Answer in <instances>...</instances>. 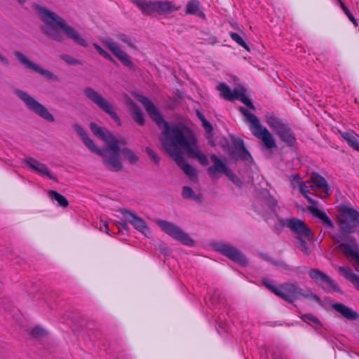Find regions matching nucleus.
<instances>
[{"mask_svg": "<svg viewBox=\"0 0 359 359\" xmlns=\"http://www.w3.org/2000/svg\"><path fill=\"white\" fill-rule=\"evenodd\" d=\"M136 97L152 120L163 129L160 140L165 150L191 180L196 181L197 171L186 162L181 153L183 151L189 158L197 159L203 165H208V158L199 149L194 135L185 128L165 121L157 107L145 96L137 95Z\"/></svg>", "mask_w": 359, "mask_h": 359, "instance_id": "nucleus-1", "label": "nucleus"}, {"mask_svg": "<svg viewBox=\"0 0 359 359\" xmlns=\"http://www.w3.org/2000/svg\"><path fill=\"white\" fill-rule=\"evenodd\" d=\"M300 176L298 174L290 177V183L292 189L298 188L299 192L308 200L312 205L308 208V210L312 214L320 219L323 222L330 228H333L334 224L327 215L322 210L316 208L317 202L314 201L310 195L314 194L323 198L330 195L328 184L324 177L318 174H313L310 180L306 182L300 181Z\"/></svg>", "mask_w": 359, "mask_h": 359, "instance_id": "nucleus-2", "label": "nucleus"}, {"mask_svg": "<svg viewBox=\"0 0 359 359\" xmlns=\"http://www.w3.org/2000/svg\"><path fill=\"white\" fill-rule=\"evenodd\" d=\"M34 8L41 20L43 22L41 29L44 34L57 41H62L63 37L59 32L60 29L77 44L83 47L88 46L86 41L81 36L74 27L69 25L62 18L45 7L36 5Z\"/></svg>", "mask_w": 359, "mask_h": 359, "instance_id": "nucleus-3", "label": "nucleus"}, {"mask_svg": "<svg viewBox=\"0 0 359 359\" xmlns=\"http://www.w3.org/2000/svg\"><path fill=\"white\" fill-rule=\"evenodd\" d=\"M239 111L243 116L245 121L248 124L252 134L259 139L266 149L276 148L277 145L273 135L266 127L262 126L259 119L244 107H240Z\"/></svg>", "mask_w": 359, "mask_h": 359, "instance_id": "nucleus-4", "label": "nucleus"}, {"mask_svg": "<svg viewBox=\"0 0 359 359\" xmlns=\"http://www.w3.org/2000/svg\"><path fill=\"white\" fill-rule=\"evenodd\" d=\"M263 283L273 293L289 303H293L303 296V290L294 283H285L276 286L270 280H264Z\"/></svg>", "mask_w": 359, "mask_h": 359, "instance_id": "nucleus-5", "label": "nucleus"}, {"mask_svg": "<svg viewBox=\"0 0 359 359\" xmlns=\"http://www.w3.org/2000/svg\"><path fill=\"white\" fill-rule=\"evenodd\" d=\"M114 144L116 146L115 149L109 147L106 149H100L96 147L95 149H93L92 152L102 156L104 159V164L111 170L117 172L121 170L123 168L122 163L119 158V153L121 151L120 145L125 144V142L116 140L114 141Z\"/></svg>", "mask_w": 359, "mask_h": 359, "instance_id": "nucleus-6", "label": "nucleus"}, {"mask_svg": "<svg viewBox=\"0 0 359 359\" xmlns=\"http://www.w3.org/2000/svg\"><path fill=\"white\" fill-rule=\"evenodd\" d=\"M340 229L346 233H353L359 227V212L346 205L340 208L338 214Z\"/></svg>", "mask_w": 359, "mask_h": 359, "instance_id": "nucleus-7", "label": "nucleus"}, {"mask_svg": "<svg viewBox=\"0 0 359 359\" xmlns=\"http://www.w3.org/2000/svg\"><path fill=\"white\" fill-rule=\"evenodd\" d=\"M265 121L267 125L274 130L279 138L288 146H293L296 143V137L293 132L279 118L273 116H266Z\"/></svg>", "mask_w": 359, "mask_h": 359, "instance_id": "nucleus-8", "label": "nucleus"}, {"mask_svg": "<svg viewBox=\"0 0 359 359\" xmlns=\"http://www.w3.org/2000/svg\"><path fill=\"white\" fill-rule=\"evenodd\" d=\"M156 223L164 233L182 244L187 246H193L194 245V240L189 234L174 223L161 219L156 220Z\"/></svg>", "mask_w": 359, "mask_h": 359, "instance_id": "nucleus-9", "label": "nucleus"}, {"mask_svg": "<svg viewBox=\"0 0 359 359\" xmlns=\"http://www.w3.org/2000/svg\"><path fill=\"white\" fill-rule=\"evenodd\" d=\"M15 93L24 102L25 105L30 110L36 113L38 116L49 122H53L55 121L53 116L48 109L37 102L33 97L18 89L15 90Z\"/></svg>", "mask_w": 359, "mask_h": 359, "instance_id": "nucleus-10", "label": "nucleus"}, {"mask_svg": "<svg viewBox=\"0 0 359 359\" xmlns=\"http://www.w3.org/2000/svg\"><path fill=\"white\" fill-rule=\"evenodd\" d=\"M217 89L219 91L221 96L228 100H239L250 109L255 110V107L250 100L245 95V89L243 87H238L231 90L225 83H219Z\"/></svg>", "mask_w": 359, "mask_h": 359, "instance_id": "nucleus-11", "label": "nucleus"}, {"mask_svg": "<svg viewBox=\"0 0 359 359\" xmlns=\"http://www.w3.org/2000/svg\"><path fill=\"white\" fill-rule=\"evenodd\" d=\"M84 94L90 101L108 114L118 125L121 124L120 118L114 111V106L100 93L91 88H87L84 90Z\"/></svg>", "mask_w": 359, "mask_h": 359, "instance_id": "nucleus-12", "label": "nucleus"}, {"mask_svg": "<svg viewBox=\"0 0 359 359\" xmlns=\"http://www.w3.org/2000/svg\"><path fill=\"white\" fill-rule=\"evenodd\" d=\"M309 275L310 278L325 291L341 293L334 280L323 271L318 269H311L309 271Z\"/></svg>", "mask_w": 359, "mask_h": 359, "instance_id": "nucleus-13", "label": "nucleus"}, {"mask_svg": "<svg viewBox=\"0 0 359 359\" xmlns=\"http://www.w3.org/2000/svg\"><path fill=\"white\" fill-rule=\"evenodd\" d=\"M119 212L124 220L130 223L137 231L147 238L151 236V231L150 229L141 217L128 209H121Z\"/></svg>", "mask_w": 359, "mask_h": 359, "instance_id": "nucleus-14", "label": "nucleus"}, {"mask_svg": "<svg viewBox=\"0 0 359 359\" xmlns=\"http://www.w3.org/2000/svg\"><path fill=\"white\" fill-rule=\"evenodd\" d=\"M339 248L346 257L354 262L355 269L359 272V250L355 239L352 236L346 237Z\"/></svg>", "mask_w": 359, "mask_h": 359, "instance_id": "nucleus-15", "label": "nucleus"}, {"mask_svg": "<svg viewBox=\"0 0 359 359\" xmlns=\"http://www.w3.org/2000/svg\"><path fill=\"white\" fill-rule=\"evenodd\" d=\"M280 224L288 227L294 234L296 237H309L313 233L310 229L301 219L292 217L290 219H280Z\"/></svg>", "mask_w": 359, "mask_h": 359, "instance_id": "nucleus-16", "label": "nucleus"}, {"mask_svg": "<svg viewBox=\"0 0 359 359\" xmlns=\"http://www.w3.org/2000/svg\"><path fill=\"white\" fill-rule=\"evenodd\" d=\"M217 251L226 256L241 266H245L248 261L245 257L234 247L227 243H219L216 245Z\"/></svg>", "mask_w": 359, "mask_h": 359, "instance_id": "nucleus-17", "label": "nucleus"}, {"mask_svg": "<svg viewBox=\"0 0 359 359\" xmlns=\"http://www.w3.org/2000/svg\"><path fill=\"white\" fill-rule=\"evenodd\" d=\"M102 43L112 52V53L121 60L126 66L132 67L133 63L130 57L119 47L118 44L111 39H103L101 40Z\"/></svg>", "mask_w": 359, "mask_h": 359, "instance_id": "nucleus-18", "label": "nucleus"}, {"mask_svg": "<svg viewBox=\"0 0 359 359\" xmlns=\"http://www.w3.org/2000/svg\"><path fill=\"white\" fill-rule=\"evenodd\" d=\"M210 159L212 162V165L208 168V172L212 178H218L219 176L217 174L219 173L226 175V173L229 171L230 169L228 168L226 163H224L216 155L212 154L210 156Z\"/></svg>", "mask_w": 359, "mask_h": 359, "instance_id": "nucleus-19", "label": "nucleus"}, {"mask_svg": "<svg viewBox=\"0 0 359 359\" xmlns=\"http://www.w3.org/2000/svg\"><path fill=\"white\" fill-rule=\"evenodd\" d=\"M90 128L93 134L104 141L107 144L108 147L113 149L116 148V146L114 144V141L116 140V139L107 130H104L95 123H90Z\"/></svg>", "mask_w": 359, "mask_h": 359, "instance_id": "nucleus-20", "label": "nucleus"}, {"mask_svg": "<svg viewBox=\"0 0 359 359\" xmlns=\"http://www.w3.org/2000/svg\"><path fill=\"white\" fill-rule=\"evenodd\" d=\"M14 55L18 58V60L27 68L30 69L36 72H38L43 76H46L49 78L51 77L52 74L49 71L43 69L41 67H40L38 65L29 61L27 59V57L20 52H15Z\"/></svg>", "mask_w": 359, "mask_h": 359, "instance_id": "nucleus-21", "label": "nucleus"}, {"mask_svg": "<svg viewBox=\"0 0 359 359\" xmlns=\"http://www.w3.org/2000/svg\"><path fill=\"white\" fill-rule=\"evenodd\" d=\"M24 161L33 170L39 172L41 175L47 176L49 179L57 181L55 177H54L48 170L47 166L38 161L37 160L29 157L24 159Z\"/></svg>", "mask_w": 359, "mask_h": 359, "instance_id": "nucleus-22", "label": "nucleus"}, {"mask_svg": "<svg viewBox=\"0 0 359 359\" xmlns=\"http://www.w3.org/2000/svg\"><path fill=\"white\" fill-rule=\"evenodd\" d=\"M156 14L166 15L177 11L180 6H176L172 1H156Z\"/></svg>", "mask_w": 359, "mask_h": 359, "instance_id": "nucleus-23", "label": "nucleus"}, {"mask_svg": "<svg viewBox=\"0 0 359 359\" xmlns=\"http://www.w3.org/2000/svg\"><path fill=\"white\" fill-rule=\"evenodd\" d=\"M314 234L311 233L309 237H296L295 245L304 254L309 255L311 252L309 245L314 241Z\"/></svg>", "mask_w": 359, "mask_h": 359, "instance_id": "nucleus-24", "label": "nucleus"}, {"mask_svg": "<svg viewBox=\"0 0 359 359\" xmlns=\"http://www.w3.org/2000/svg\"><path fill=\"white\" fill-rule=\"evenodd\" d=\"M134 4L141 10L143 14L152 15L156 14V1H135Z\"/></svg>", "mask_w": 359, "mask_h": 359, "instance_id": "nucleus-25", "label": "nucleus"}, {"mask_svg": "<svg viewBox=\"0 0 359 359\" xmlns=\"http://www.w3.org/2000/svg\"><path fill=\"white\" fill-rule=\"evenodd\" d=\"M233 144L236 149V155L243 161L252 160V156L244 145L243 140L241 138H236L233 140Z\"/></svg>", "mask_w": 359, "mask_h": 359, "instance_id": "nucleus-26", "label": "nucleus"}, {"mask_svg": "<svg viewBox=\"0 0 359 359\" xmlns=\"http://www.w3.org/2000/svg\"><path fill=\"white\" fill-rule=\"evenodd\" d=\"M332 308L348 320H356L358 318L356 312L342 304H334Z\"/></svg>", "mask_w": 359, "mask_h": 359, "instance_id": "nucleus-27", "label": "nucleus"}, {"mask_svg": "<svg viewBox=\"0 0 359 359\" xmlns=\"http://www.w3.org/2000/svg\"><path fill=\"white\" fill-rule=\"evenodd\" d=\"M340 134L351 148L359 151V137L355 132H340Z\"/></svg>", "mask_w": 359, "mask_h": 359, "instance_id": "nucleus-28", "label": "nucleus"}, {"mask_svg": "<svg viewBox=\"0 0 359 359\" xmlns=\"http://www.w3.org/2000/svg\"><path fill=\"white\" fill-rule=\"evenodd\" d=\"M75 130L79 134V135L81 137L83 142L86 144V146L92 151L93 149H95L97 147L95 142L88 136L86 131L83 128L79 126V124H74V126Z\"/></svg>", "mask_w": 359, "mask_h": 359, "instance_id": "nucleus-29", "label": "nucleus"}, {"mask_svg": "<svg viewBox=\"0 0 359 359\" xmlns=\"http://www.w3.org/2000/svg\"><path fill=\"white\" fill-rule=\"evenodd\" d=\"M338 270L346 279L350 280L358 290H359V276L353 273L348 267L339 266Z\"/></svg>", "mask_w": 359, "mask_h": 359, "instance_id": "nucleus-30", "label": "nucleus"}, {"mask_svg": "<svg viewBox=\"0 0 359 359\" xmlns=\"http://www.w3.org/2000/svg\"><path fill=\"white\" fill-rule=\"evenodd\" d=\"M130 111L135 121L139 125H144L145 118L142 110L133 102H130Z\"/></svg>", "mask_w": 359, "mask_h": 359, "instance_id": "nucleus-31", "label": "nucleus"}, {"mask_svg": "<svg viewBox=\"0 0 359 359\" xmlns=\"http://www.w3.org/2000/svg\"><path fill=\"white\" fill-rule=\"evenodd\" d=\"M200 4L196 0H191L189 1L186 7V13L187 14L191 15H198L201 17L204 16V13L203 12L199 11Z\"/></svg>", "mask_w": 359, "mask_h": 359, "instance_id": "nucleus-32", "label": "nucleus"}, {"mask_svg": "<svg viewBox=\"0 0 359 359\" xmlns=\"http://www.w3.org/2000/svg\"><path fill=\"white\" fill-rule=\"evenodd\" d=\"M182 196L187 199H193L198 203L202 201L201 196L195 194L194 191L187 186H184L182 188Z\"/></svg>", "mask_w": 359, "mask_h": 359, "instance_id": "nucleus-33", "label": "nucleus"}, {"mask_svg": "<svg viewBox=\"0 0 359 359\" xmlns=\"http://www.w3.org/2000/svg\"><path fill=\"white\" fill-rule=\"evenodd\" d=\"M48 196L50 198L56 201L58 205L61 207L65 208L69 204L67 198L55 191H50L48 192Z\"/></svg>", "mask_w": 359, "mask_h": 359, "instance_id": "nucleus-34", "label": "nucleus"}, {"mask_svg": "<svg viewBox=\"0 0 359 359\" xmlns=\"http://www.w3.org/2000/svg\"><path fill=\"white\" fill-rule=\"evenodd\" d=\"M120 151L132 164L135 163L139 159L135 154L128 148H123Z\"/></svg>", "mask_w": 359, "mask_h": 359, "instance_id": "nucleus-35", "label": "nucleus"}, {"mask_svg": "<svg viewBox=\"0 0 359 359\" xmlns=\"http://www.w3.org/2000/svg\"><path fill=\"white\" fill-rule=\"evenodd\" d=\"M266 203L269 207V209L271 211L270 215H271V217H277V215L276 212V208L277 205V202H276V199L273 197H269L266 199Z\"/></svg>", "mask_w": 359, "mask_h": 359, "instance_id": "nucleus-36", "label": "nucleus"}, {"mask_svg": "<svg viewBox=\"0 0 359 359\" xmlns=\"http://www.w3.org/2000/svg\"><path fill=\"white\" fill-rule=\"evenodd\" d=\"M231 38L232 40L236 41L238 44H239L241 46L244 48L245 50H249V47L247 45V43L245 42L243 39L237 33H231Z\"/></svg>", "mask_w": 359, "mask_h": 359, "instance_id": "nucleus-37", "label": "nucleus"}, {"mask_svg": "<svg viewBox=\"0 0 359 359\" xmlns=\"http://www.w3.org/2000/svg\"><path fill=\"white\" fill-rule=\"evenodd\" d=\"M226 176L236 185L242 186V181L231 170L226 173Z\"/></svg>", "mask_w": 359, "mask_h": 359, "instance_id": "nucleus-38", "label": "nucleus"}, {"mask_svg": "<svg viewBox=\"0 0 359 359\" xmlns=\"http://www.w3.org/2000/svg\"><path fill=\"white\" fill-rule=\"evenodd\" d=\"M301 319L305 323L311 321L316 325L320 324V320L316 316L310 313L302 315Z\"/></svg>", "mask_w": 359, "mask_h": 359, "instance_id": "nucleus-39", "label": "nucleus"}, {"mask_svg": "<svg viewBox=\"0 0 359 359\" xmlns=\"http://www.w3.org/2000/svg\"><path fill=\"white\" fill-rule=\"evenodd\" d=\"M93 46L96 48V50L98 51V53L102 57H104V58H106L111 62H116L115 60L113 59V57L106 50H104L102 48H101L99 45H97V43H94Z\"/></svg>", "mask_w": 359, "mask_h": 359, "instance_id": "nucleus-40", "label": "nucleus"}, {"mask_svg": "<svg viewBox=\"0 0 359 359\" xmlns=\"http://www.w3.org/2000/svg\"><path fill=\"white\" fill-rule=\"evenodd\" d=\"M340 4H341V7L342 10L345 13V14L346 15L348 18L354 24L355 26H357L358 25L357 20H355V18H354V16L351 13V12L348 9V8L344 5V4L341 2Z\"/></svg>", "mask_w": 359, "mask_h": 359, "instance_id": "nucleus-41", "label": "nucleus"}, {"mask_svg": "<svg viewBox=\"0 0 359 359\" xmlns=\"http://www.w3.org/2000/svg\"><path fill=\"white\" fill-rule=\"evenodd\" d=\"M146 151H147V154L149 155V156L154 161V162L156 164H158L159 163L160 158H159V156L157 155V154L154 151H153L149 147H147L146 148Z\"/></svg>", "mask_w": 359, "mask_h": 359, "instance_id": "nucleus-42", "label": "nucleus"}, {"mask_svg": "<svg viewBox=\"0 0 359 359\" xmlns=\"http://www.w3.org/2000/svg\"><path fill=\"white\" fill-rule=\"evenodd\" d=\"M31 334L34 337L39 338L46 334V330L41 327H36L32 330Z\"/></svg>", "mask_w": 359, "mask_h": 359, "instance_id": "nucleus-43", "label": "nucleus"}, {"mask_svg": "<svg viewBox=\"0 0 359 359\" xmlns=\"http://www.w3.org/2000/svg\"><path fill=\"white\" fill-rule=\"evenodd\" d=\"M128 222L126 220L123 222H117L116 226L120 231L128 233L130 228L128 225Z\"/></svg>", "mask_w": 359, "mask_h": 359, "instance_id": "nucleus-44", "label": "nucleus"}, {"mask_svg": "<svg viewBox=\"0 0 359 359\" xmlns=\"http://www.w3.org/2000/svg\"><path fill=\"white\" fill-rule=\"evenodd\" d=\"M302 297H304V298H306V299H310L316 302L318 304H321V299H320V297H318L316 294H312V293H305V292H303Z\"/></svg>", "mask_w": 359, "mask_h": 359, "instance_id": "nucleus-45", "label": "nucleus"}, {"mask_svg": "<svg viewBox=\"0 0 359 359\" xmlns=\"http://www.w3.org/2000/svg\"><path fill=\"white\" fill-rule=\"evenodd\" d=\"M118 39L123 43H126L130 48H135L134 44L130 41V38L125 34L118 35Z\"/></svg>", "mask_w": 359, "mask_h": 359, "instance_id": "nucleus-46", "label": "nucleus"}, {"mask_svg": "<svg viewBox=\"0 0 359 359\" xmlns=\"http://www.w3.org/2000/svg\"><path fill=\"white\" fill-rule=\"evenodd\" d=\"M62 58L69 65L79 64V61L78 60L67 55L62 56Z\"/></svg>", "mask_w": 359, "mask_h": 359, "instance_id": "nucleus-47", "label": "nucleus"}, {"mask_svg": "<svg viewBox=\"0 0 359 359\" xmlns=\"http://www.w3.org/2000/svg\"><path fill=\"white\" fill-rule=\"evenodd\" d=\"M202 123L204 129L207 133H210L212 130V127L211 124L205 118V117H203L202 119Z\"/></svg>", "mask_w": 359, "mask_h": 359, "instance_id": "nucleus-48", "label": "nucleus"}, {"mask_svg": "<svg viewBox=\"0 0 359 359\" xmlns=\"http://www.w3.org/2000/svg\"><path fill=\"white\" fill-rule=\"evenodd\" d=\"M100 230L101 231L105 232L108 235H111L110 232H109V226H108V224L107 222L103 223L102 225H101L100 226Z\"/></svg>", "mask_w": 359, "mask_h": 359, "instance_id": "nucleus-49", "label": "nucleus"}, {"mask_svg": "<svg viewBox=\"0 0 359 359\" xmlns=\"http://www.w3.org/2000/svg\"><path fill=\"white\" fill-rule=\"evenodd\" d=\"M0 61H1L2 62H4L5 64H8V62L7 58L5 57L4 55H2L1 53H0Z\"/></svg>", "mask_w": 359, "mask_h": 359, "instance_id": "nucleus-50", "label": "nucleus"}, {"mask_svg": "<svg viewBox=\"0 0 359 359\" xmlns=\"http://www.w3.org/2000/svg\"><path fill=\"white\" fill-rule=\"evenodd\" d=\"M197 114H198L199 119L202 121L203 117H204V116L199 111L197 112Z\"/></svg>", "mask_w": 359, "mask_h": 359, "instance_id": "nucleus-51", "label": "nucleus"}, {"mask_svg": "<svg viewBox=\"0 0 359 359\" xmlns=\"http://www.w3.org/2000/svg\"><path fill=\"white\" fill-rule=\"evenodd\" d=\"M20 4H23L25 2V0H18Z\"/></svg>", "mask_w": 359, "mask_h": 359, "instance_id": "nucleus-52", "label": "nucleus"}, {"mask_svg": "<svg viewBox=\"0 0 359 359\" xmlns=\"http://www.w3.org/2000/svg\"><path fill=\"white\" fill-rule=\"evenodd\" d=\"M264 217H265V219H266V222H269V218L266 217V216H264Z\"/></svg>", "mask_w": 359, "mask_h": 359, "instance_id": "nucleus-53", "label": "nucleus"}]
</instances>
